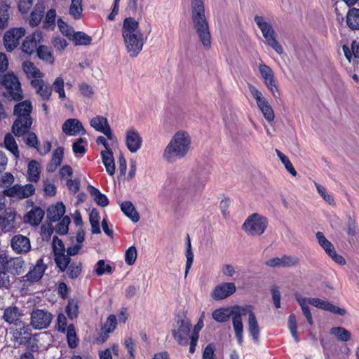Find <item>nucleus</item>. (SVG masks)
<instances>
[{"instance_id": "f257e3e1", "label": "nucleus", "mask_w": 359, "mask_h": 359, "mask_svg": "<svg viewBox=\"0 0 359 359\" xmlns=\"http://www.w3.org/2000/svg\"><path fill=\"white\" fill-rule=\"evenodd\" d=\"M191 137L185 130L177 131L165 147L163 158L168 163H174L184 158L191 149Z\"/></svg>"}, {"instance_id": "f03ea898", "label": "nucleus", "mask_w": 359, "mask_h": 359, "mask_svg": "<svg viewBox=\"0 0 359 359\" xmlns=\"http://www.w3.org/2000/svg\"><path fill=\"white\" fill-rule=\"evenodd\" d=\"M122 36L126 50L130 57H136L142 50L144 39L139 29L138 22L132 18L125 19Z\"/></svg>"}, {"instance_id": "7ed1b4c3", "label": "nucleus", "mask_w": 359, "mask_h": 359, "mask_svg": "<svg viewBox=\"0 0 359 359\" xmlns=\"http://www.w3.org/2000/svg\"><path fill=\"white\" fill-rule=\"evenodd\" d=\"M32 104L29 100L22 101L15 105L13 114L17 117L12 126V131L17 137H21L29 130L32 118Z\"/></svg>"}, {"instance_id": "20e7f679", "label": "nucleus", "mask_w": 359, "mask_h": 359, "mask_svg": "<svg viewBox=\"0 0 359 359\" xmlns=\"http://www.w3.org/2000/svg\"><path fill=\"white\" fill-rule=\"evenodd\" d=\"M254 20L262 32L265 43L271 46L278 54L281 55L283 53V48L276 39V33L271 23L266 18L261 15L255 16Z\"/></svg>"}, {"instance_id": "39448f33", "label": "nucleus", "mask_w": 359, "mask_h": 359, "mask_svg": "<svg viewBox=\"0 0 359 359\" xmlns=\"http://www.w3.org/2000/svg\"><path fill=\"white\" fill-rule=\"evenodd\" d=\"M268 224V219L265 216L253 213L246 218L242 229L248 236H261L266 231Z\"/></svg>"}, {"instance_id": "423d86ee", "label": "nucleus", "mask_w": 359, "mask_h": 359, "mask_svg": "<svg viewBox=\"0 0 359 359\" xmlns=\"http://www.w3.org/2000/svg\"><path fill=\"white\" fill-rule=\"evenodd\" d=\"M191 328V323L189 318L178 316L175 319L173 328L171 330V334L178 344L181 346H187L188 344Z\"/></svg>"}, {"instance_id": "0eeeda50", "label": "nucleus", "mask_w": 359, "mask_h": 359, "mask_svg": "<svg viewBox=\"0 0 359 359\" xmlns=\"http://www.w3.org/2000/svg\"><path fill=\"white\" fill-rule=\"evenodd\" d=\"M1 84L6 89V94L8 99L19 101L22 99V92L20 83L18 77L13 74L8 72L1 79Z\"/></svg>"}, {"instance_id": "6e6552de", "label": "nucleus", "mask_w": 359, "mask_h": 359, "mask_svg": "<svg viewBox=\"0 0 359 359\" xmlns=\"http://www.w3.org/2000/svg\"><path fill=\"white\" fill-rule=\"evenodd\" d=\"M191 19L200 41L204 48L209 49L211 46V34L205 16L192 17Z\"/></svg>"}, {"instance_id": "1a4fd4ad", "label": "nucleus", "mask_w": 359, "mask_h": 359, "mask_svg": "<svg viewBox=\"0 0 359 359\" xmlns=\"http://www.w3.org/2000/svg\"><path fill=\"white\" fill-rule=\"evenodd\" d=\"M249 89L265 119L269 122L273 121L275 118L274 112L266 98L255 86H250Z\"/></svg>"}, {"instance_id": "9d476101", "label": "nucleus", "mask_w": 359, "mask_h": 359, "mask_svg": "<svg viewBox=\"0 0 359 359\" xmlns=\"http://www.w3.org/2000/svg\"><path fill=\"white\" fill-rule=\"evenodd\" d=\"M53 315L45 309H35L31 313L30 325L35 330L46 329L50 325Z\"/></svg>"}, {"instance_id": "9b49d317", "label": "nucleus", "mask_w": 359, "mask_h": 359, "mask_svg": "<svg viewBox=\"0 0 359 359\" xmlns=\"http://www.w3.org/2000/svg\"><path fill=\"white\" fill-rule=\"evenodd\" d=\"M18 215L15 210L8 208L0 214V233H8L15 229Z\"/></svg>"}, {"instance_id": "f8f14e48", "label": "nucleus", "mask_w": 359, "mask_h": 359, "mask_svg": "<svg viewBox=\"0 0 359 359\" xmlns=\"http://www.w3.org/2000/svg\"><path fill=\"white\" fill-rule=\"evenodd\" d=\"M25 34V29L22 27L11 29L6 32L4 36V43L6 49L11 52L19 44V41Z\"/></svg>"}, {"instance_id": "ddd939ff", "label": "nucleus", "mask_w": 359, "mask_h": 359, "mask_svg": "<svg viewBox=\"0 0 359 359\" xmlns=\"http://www.w3.org/2000/svg\"><path fill=\"white\" fill-rule=\"evenodd\" d=\"M46 269L47 266L44 264L43 258H39L28 273L22 277V281L29 283L39 281L42 278Z\"/></svg>"}, {"instance_id": "4468645a", "label": "nucleus", "mask_w": 359, "mask_h": 359, "mask_svg": "<svg viewBox=\"0 0 359 359\" xmlns=\"http://www.w3.org/2000/svg\"><path fill=\"white\" fill-rule=\"evenodd\" d=\"M90 124L95 130L104 134L107 139L111 141L112 144L116 143V138L114 135L105 117L102 116H95L90 120Z\"/></svg>"}, {"instance_id": "2eb2a0df", "label": "nucleus", "mask_w": 359, "mask_h": 359, "mask_svg": "<svg viewBox=\"0 0 359 359\" xmlns=\"http://www.w3.org/2000/svg\"><path fill=\"white\" fill-rule=\"evenodd\" d=\"M244 315H245V306H235L233 308V327L239 344L243 343V325L241 317Z\"/></svg>"}, {"instance_id": "dca6fc26", "label": "nucleus", "mask_w": 359, "mask_h": 359, "mask_svg": "<svg viewBox=\"0 0 359 359\" xmlns=\"http://www.w3.org/2000/svg\"><path fill=\"white\" fill-rule=\"evenodd\" d=\"M35 192V187L33 184H27L24 186L15 184L5 189L6 196L10 197H16L18 198H25L33 195Z\"/></svg>"}, {"instance_id": "f3484780", "label": "nucleus", "mask_w": 359, "mask_h": 359, "mask_svg": "<svg viewBox=\"0 0 359 359\" xmlns=\"http://www.w3.org/2000/svg\"><path fill=\"white\" fill-rule=\"evenodd\" d=\"M15 326L16 327L13 329L11 331L14 340L19 345H25L27 344L31 340V325L21 321V325Z\"/></svg>"}, {"instance_id": "a211bd4d", "label": "nucleus", "mask_w": 359, "mask_h": 359, "mask_svg": "<svg viewBox=\"0 0 359 359\" xmlns=\"http://www.w3.org/2000/svg\"><path fill=\"white\" fill-rule=\"evenodd\" d=\"M11 247L16 254H27L31 250L29 238L22 234L15 235L11 240Z\"/></svg>"}, {"instance_id": "6ab92c4d", "label": "nucleus", "mask_w": 359, "mask_h": 359, "mask_svg": "<svg viewBox=\"0 0 359 359\" xmlns=\"http://www.w3.org/2000/svg\"><path fill=\"white\" fill-rule=\"evenodd\" d=\"M125 143L130 152L135 153L142 147V138L137 130L130 128L126 132Z\"/></svg>"}, {"instance_id": "aec40b11", "label": "nucleus", "mask_w": 359, "mask_h": 359, "mask_svg": "<svg viewBox=\"0 0 359 359\" xmlns=\"http://www.w3.org/2000/svg\"><path fill=\"white\" fill-rule=\"evenodd\" d=\"M236 290V287L233 283H224L214 288L211 297L215 300H222L234 294Z\"/></svg>"}, {"instance_id": "412c9836", "label": "nucleus", "mask_w": 359, "mask_h": 359, "mask_svg": "<svg viewBox=\"0 0 359 359\" xmlns=\"http://www.w3.org/2000/svg\"><path fill=\"white\" fill-rule=\"evenodd\" d=\"M62 132L69 136H76L86 134L81 122L76 118H69L65 121L62 126Z\"/></svg>"}, {"instance_id": "4be33fe9", "label": "nucleus", "mask_w": 359, "mask_h": 359, "mask_svg": "<svg viewBox=\"0 0 359 359\" xmlns=\"http://www.w3.org/2000/svg\"><path fill=\"white\" fill-rule=\"evenodd\" d=\"M252 306H245V315L248 314V331L255 343L259 341V327Z\"/></svg>"}, {"instance_id": "5701e85b", "label": "nucleus", "mask_w": 359, "mask_h": 359, "mask_svg": "<svg viewBox=\"0 0 359 359\" xmlns=\"http://www.w3.org/2000/svg\"><path fill=\"white\" fill-rule=\"evenodd\" d=\"M22 311L16 306H11L5 309L2 319L8 324L21 325Z\"/></svg>"}, {"instance_id": "b1692460", "label": "nucleus", "mask_w": 359, "mask_h": 359, "mask_svg": "<svg viewBox=\"0 0 359 359\" xmlns=\"http://www.w3.org/2000/svg\"><path fill=\"white\" fill-rule=\"evenodd\" d=\"M299 259L295 257L283 255L280 257H273L266 262V265L269 267H290L297 265Z\"/></svg>"}, {"instance_id": "393cba45", "label": "nucleus", "mask_w": 359, "mask_h": 359, "mask_svg": "<svg viewBox=\"0 0 359 359\" xmlns=\"http://www.w3.org/2000/svg\"><path fill=\"white\" fill-rule=\"evenodd\" d=\"M31 85L43 100H50L52 95V88L43 79H36L31 80Z\"/></svg>"}, {"instance_id": "a878e982", "label": "nucleus", "mask_w": 359, "mask_h": 359, "mask_svg": "<svg viewBox=\"0 0 359 359\" xmlns=\"http://www.w3.org/2000/svg\"><path fill=\"white\" fill-rule=\"evenodd\" d=\"M309 304L318 309L328 311L332 313L344 316L346 313L345 310L337 307L327 301L320 299L319 298H312L309 300Z\"/></svg>"}, {"instance_id": "bb28decb", "label": "nucleus", "mask_w": 359, "mask_h": 359, "mask_svg": "<svg viewBox=\"0 0 359 359\" xmlns=\"http://www.w3.org/2000/svg\"><path fill=\"white\" fill-rule=\"evenodd\" d=\"M117 325V318L115 315H110L102 327V333L100 334L97 340L102 343L104 342L109 337V334L114 331Z\"/></svg>"}, {"instance_id": "cd10ccee", "label": "nucleus", "mask_w": 359, "mask_h": 359, "mask_svg": "<svg viewBox=\"0 0 359 359\" xmlns=\"http://www.w3.org/2000/svg\"><path fill=\"white\" fill-rule=\"evenodd\" d=\"M44 211L39 207L31 209L25 216L24 222L32 226H38L44 217Z\"/></svg>"}, {"instance_id": "c85d7f7f", "label": "nucleus", "mask_w": 359, "mask_h": 359, "mask_svg": "<svg viewBox=\"0 0 359 359\" xmlns=\"http://www.w3.org/2000/svg\"><path fill=\"white\" fill-rule=\"evenodd\" d=\"M40 39V32H35L28 36L22 44V50L28 55H31L36 48Z\"/></svg>"}, {"instance_id": "c756f323", "label": "nucleus", "mask_w": 359, "mask_h": 359, "mask_svg": "<svg viewBox=\"0 0 359 359\" xmlns=\"http://www.w3.org/2000/svg\"><path fill=\"white\" fill-rule=\"evenodd\" d=\"M25 262L21 257L10 259L7 262L6 270L14 276L21 274L25 269Z\"/></svg>"}, {"instance_id": "7c9ffc66", "label": "nucleus", "mask_w": 359, "mask_h": 359, "mask_svg": "<svg viewBox=\"0 0 359 359\" xmlns=\"http://www.w3.org/2000/svg\"><path fill=\"white\" fill-rule=\"evenodd\" d=\"M65 213V206L62 203H57L48 209V217L51 222L59 221Z\"/></svg>"}, {"instance_id": "2f4dec72", "label": "nucleus", "mask_w": 359, "mask_h": 359, "mask_svg": "<svg viewBox=\"0 0 359 359\" xmlns=\"http://www.w3.org/2000/svg\"><path fill=\"white\" fill-rule=\"evenodd\" d=\"M22 69L27 78L31 80L43 77V74L32 62H24L22 64Z\"/></svg>"}, {"instance_id": "473e14b6", "label": "nucleus", "mask_w": 359, "mask_h": 359, "mask_svg": "<svg viewBox=\"0 0 359 359\" xmlns=\"http://www.w3.org/2000/svg\"><path fill=\"white\" fill-rule=\"evenodd\" d=\"M102 163L108 175L112 176L115 172V162L112 151H100Z\"/></svg>"}, {"instance_id": "72a5a7b5", "label": "nucleus", "mask_w": 359, "mask_h": 359, "mask_svg": "<svg viewBox=\"0 0 359 359\" xmlns=\"http://www.w3.org/2000/svg\"><path fill=\"white\" fill-rule=\"evenodd\" d=\"M75 46H88L92 42V37L83 32H74L69 38Z\"/></svg>"}, {"instance_id": "f704fd0d", "label": "nucleus", "mask_w": 359, "mask_h": 359, "mask_svg": "<svg viewBox=\"0 0 359 359\" xmlns=\"http://www.w3.org/2000/svg\"><path fill=\"white\" fill-rule=\"evenodd\" d=\"M88 191L93 197L96 203L101 207H106L109 204V199L106 195L102 194L97 188L92 185L88 186Z\"/></svg>"}, {"instance_id": "c9c22d12", "label": "nucleus", "mask_w": 359, "mask_h": 359, "mask_svg": "<svg viewBox=\"0 0 359 359\" xmlns=\"http://www.w3.org/2000/svg\"><path fill=\"white\" fill-rule=\"evenodd\" d=\"M41 168L39 163L34 160L28 163V180L32 182H37L40 179Z\"/></svg>"}, {"instance_id": "e433bc0d", "label": "nucleus", "mask_w": 359, "mask_h": 359, "mask_svg": "<svg viewBox=\"0 0 359 359\" xmlns=\"http://www.w3.org/2000/svg\"><path fill=\"white\" fill-rule=\"evenodd\" d=\"M64 156V149L62 147L57 148L53 153L50 163L48 165V170L53 172L59 167L62 161Z\"/></svg>"}, {"instance_id": "4c0bfd02", "label": "nucleus", "mask_w": 359, "mask_h": 359, "mask_svg": "<svg viewBox=\"0 0 359 359\" xmlns=\"http://www.w3.org/2000/svg\"><path fill=\"white\" fill-rule=\"evenodd\" d=\"M121 209L123 212L133 222H137L140 219V216L136 211L134 205L130 201H124L121 204Z\"/></svg>"}, {"instance_id": "58836bf2", "label": "nucleus", "mask_w": 359, "mask_h": 359, "mask_svg": "<svg viewBox=\"0 0 359 359\" xmlns=\"http://www.w3.org/2000/svg\"><path fill=\"white\" fill-rule=\"evenodd\" d=\"M4 143L5 148L9 151L15 158H18L20 157L18 146L14 137L11 133H7L5 135Z\"/></svg>"}, {"instance_id": "ea45409f", "label": "nucleus", "mask_w": 359, "mask_h": 359, "mask_svg": "<svg viewBox=\"0 0 359 359\" xmlns=\"http://www.w3.org/2000/svg\"><path fill=\"white\" fill-rule=\"evenodd\" d=\"M346 23L351 29H359V9L351 8L346 15Z\"/></svg>"}, {"instance_id": "a19ab883", "label": "nucleus", "mask_w": 359, "mask_h": 359, "mask_svg": "<svg viewBox=\"0 0 359 359\" xmlns=\"http://www.w3.org/2000/svg\"><path fill=\"white\" fill-rule=\"evenodd\" d=\"M208 177L202 173H195L190 179V182L196 191H201L205 187Z\"/></svg>"}, {"instance_id": "79ce46f5", "label": "nucleus", "mask_w": 359, "mask_h": 359, "mask_svg": "<svg viewBox=\"0 0 359 359\" xmlns=\"http://www.w3.org/2000/svg\"><path fill=\"white\" fill-rule=\"evenodd\" d=\"M69 13L74 19H80L83 13L82 0H71Z\"/></svg>"}, {"instance_id": "37998d69", "label": "nucleus", "mask_w": 359, "mask_h": 359, "mask_svg": "<svg viewBox=\"0 0 359 359\" xmlns=\"http://www.w3.org/2000/svg\"><path fill=\"white\" fill-rule=\"evenodd\" d=\"M259 70L264 80V84H267L275 81L274 73L271 68L266 65L260 63Z\"/></svg>"}, {"instance_id": "c03bdc74", "label": "nucleus", "mask_w": 359, "mask_h": 359, "mask_svg": "<svg viewBox=\"0 0 359 359\" xmlns=\"http://www.w3.org/2000/svg\"><path fill=\"white\" fill-rule=\"evenodd\" d=\"M212 318L215 320L219 323L226 322L229 317L232 316V310L229 309H218L215 310L212 313Z\"/></svg>"}, {"instance_id": "a18cd8bd", "label": "nucleus", "mask_w": 359, "mask_h": 359, "mask_svg": "<svg viewBox=\"0 0 359 359\" xmlns=\"http://www.w3.org/2000/svg\"><path fill=\"white\" fill-rule=\"evenodd\" d=\"M36 50L37 55L41 60L49 64H53L54 62V57L53 56L50 48L45 46H39Z\"/></svg>"}, {"instance_id": "49530a36", "label": "nucleus", "mask_w": 359, "mask_h": 359, "mask_svg": "<svg viewBox=\"0 0 359 359\" xmlns=\"http://www.w3.org/2000/svg\"><path fill=\"white\" fill-rule=\"evenodd\" d=\"M51 88L52 90L53 89L58 94L60 99L65 100L67 98L65 90V81L62 76H57L54 80Z\"/></svg>"}, {"instance_id": "de8ad7c7", "label": "nucleus", "mask_w": 359, "mask_h": 359, "mask_svg": "<svg viewBox=\"0 0 359 359\" xmlns=\"http://www.w3.org/2000/svg\"><path fill=\"white\" fill-rule=\"evenodd\" d=\"M66 332L68 346L72 348H76L78 346L79 339L74 325L71 324L67 326Z\"/></svg>"}, {"instance_id": "09e8293b", "label": "nucleus", "mask_w": 359, "mask_h": 359, "mask_svg": "<svg viewBox=\"0 0 359 359\" xmlns=\"http://www.w3.org/2000/svg\"><path fill=\"white\" fill-rule=\"evenodd\" d=\"M191 18L205 15V7L203 0H191Z\"/></svg>"}, {"instance_id": "8fccbe9b", "label": "nucleus", "mask_w": 359, "mask_h": 359, "mask_svg": "<svg viewBox=\"0 0 359 359\" xmlns=\"http://www.w3.org/2000/svg\"><path fill=\"white\" fill-rule=\"evenodd\" d=\"M330 333L342 341H347L351 338L350 332L342 327H332L330 330Z\"/></svg>"}, {"instance_id": "3c124183", "label": "nucleus", "mask_w": 359, "mask_h": 359, "mask_svg": "<svg viewBox=\"0 0 359 359\" xmlns=\"http://www.w3.org/2000/svg\"><path fill=\"white\" fill-rule=\"evenodd\" d=\"M71 259L65 252L55 255V262L61 271H65L70 263Z\"/></svg>"}, {"instance_id": "603ef678", "label": "nucleus", "mask_w": 359, "mask_h": 359, "mask_svg": "<svg viewBox=\"0 0 359 359\" xmlns=\"http://www.w3.org/2000/svg\"><path fill=\"white\" fill-rule=\"evenodd\" d=\"M316 236L319 245L323 248L327 255L330 253L333 250H334L332 243L325 237L322 232L318 231L316 234Z\"/></svg>"}, {"instance_id": "864d4df0", "label": "nucleus", "mask_w": 359, "mask_h": 359, "mask_svg": "<svg viewBox=\"0 0 359 359\" xmlns=\"http://www.w3.org/2000/svg\"><path fill=\"white\" fill-rule=\"evenodd\" d=\"M276 152L277 156L281 161L282 163L285 165V168L287 170V172H289L292 176H296L297 171L294 168L288 157L278 149L276 150Z\"/></svg>"}, {"instance_id": "5fc2aeb1", "label": "nucleus", "mask_w": 359, "mask_h": 359, "mask_svg": "<svg viewBox=\"0 0 359 359\" xmlns=\"http://www.w3.org/2000/svg\"><path fill=\"white\" fill-rule=\"evenodd\" d=\"M86 141L83 138H79L73 144L72 149L76 156H83L86 152Z\"/></svg>"}, {"instance_id": "6e6d98bb", "label": "nucleus", "mask_w": 359, "mask_h": 359, "mask_svg": "<svg viewBox=\"0 0 359 359\" xmlns=\"http://www.w3.org/2000/svg\"><path fill=\"white\" fill-rule=\"evenodd\" d=\"M43 11L39 7H35L30 15L29 25L32 27L37 26L41 21Z\"/></svg>"}, {"instance_id": "4d7b16f0", "label": "nucleus", "mask_w": 359, "mask_h": 359, "mask_svg": "<svg viewBox=\"0 0 359 359\" xmlns=\"http://www.w3.org/2000/svg\"><path fill=\"white\" fill-rule=\"evenodd\" d=\"M187 263L185 268V277H187L194 261V253L191 251V245L189 236H187V250H186Z\"/></svg>"}, {"instance_id": "13d9d810", "label": "nucleus", "mask_w": 359, "mask_h": 359, "mask_svg": "<svg viewBox=\"0 0 359 359\" xmlns=\"http://www.w3.org/2000/svg\"><path fill=\"white\" fill-rule=\"evenodd\" d=\"M78 88L81 95L86 98L90 99L95 94L93 87L86 82L80 83Z\"/></svg>"}, {"instance_id": "bf43d9fd", "label": "nucleus", "mask_w": 359, "mask_h": 359, "mask_svg": "<svg viewBox=\"0 0 359 359\" xmlns=\"http://www.w3.org/2000/svg\"><path fill=\"white\" fill-rule=\"evenodd\" d=\"M288 328L294 341L298 343L299 339L297 334V320L294 314H290L288 318Z\"/></svg>"}, {"instance_id": "052dcab7", "label": "nucleus", "mask_w": 359, "mask_h": 359, "mask_svg": "<svg viewBox=\"0 0 359 359\" xmlns=\"http://www.w3.org/2000/svg\"><path fill=\"white\" fill-rule=\"evenodd\" d=\"M57 24L60 32L69 39L70 36L74 32V29L62 19H58Z\"/></svg>"}, {"instance_id": "680f3d73", "label": "nucleus", "mask_w": 359, "mask_h": 359, "mask_svg": "<svg viewBox=\"0 0 359 359\" xmlns=\"http://www.w3.org/2000/svg\"><path fill=\"white\" fill-rule=\"evenodd\" d=\"M78 310L77 302L74 299L69 300L65 309L68 317L70 319L76 318L78 316Z\"/></svg>"}, {"instance_id": "e2e57ef3", "label": "nucleus", "mask_w": 359, "mask_h": 359, "mask_svg": "<svg viewBox=\"0 0 359 359\" xmlns=\"http://www.w3.org/2000/svg\"><path fill=\"white\" fill-rule=\"evenodd\" d=\"M112 268L110 265L105 263L102 259L99 260L95 265V272L97 276H102L105 273H110Z\"/></svg>"}, {"instance_id": "0e129e2a", "label": "nucleus", "mask_w": 359, "mask_h": 359, "mask_svg": "<svg viewBox=\"0 0 359 359\" xmlns=\"http://www.w3.org/2000/svg\"><path fill=\"white\" fill-rule=\"evenodd\" d=\"M70 222V218L69 217H63L56 226L57 233L62 235L66 234L68 232Z\"/></svg>"}, {"instance_id": "69168bd1", "label": "nucleus", "mask_w": 359, "mask_h": 359, "mask_svg": "<svg viewBox=\"0 0 359 359\" xmlns=\"http://www.w3.org/2000/svg\"><path fill=\"white\" fill-rule=\"evenodd\" d=\"M137 252L135 246L130 247L125 253V262L128 265H133L137 259Z\"/></svg>"}, {"instance_id": "338daca9", "label": "nucleus", "mask_w": 359, "mask_h": 359, "mask_svg": "<svg viewBox=\"0 0 359 359\" xmlns=\"http://www.w3.org/2000/svg\"><path fill=\"white\" fill-rule=\"evenodd\" d=\"M26 136L24 137L25 143L30 147L37 148L39 140L36 135L34 132L29 130L25 133Z\"/></svg>"}, {"instance_id": "774afa93", "label": "nucleus", "mask_w": 359, "mask_h": 359, "mask_svg": "<svg viewBox=\"0 0 359 359\" xmlns=\"http://www.w3.org/2000/svg\"><path fill=\"white\" fill-rule=\"evenodd\" d=\"M81 272V264L72 263L67 270V274L69 278L74 279L76 278Z\"/></svg>"}]
</instances>
